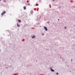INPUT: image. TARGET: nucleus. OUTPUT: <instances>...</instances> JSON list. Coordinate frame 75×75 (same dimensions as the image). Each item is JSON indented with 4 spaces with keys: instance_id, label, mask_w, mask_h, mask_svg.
Wrapping results in <instances>:
<instances>
[{
    "instance_id": "nucleus-1",
    "label": "nucleus",
    "mask_w": 75,
    "mask_h": 75,
    "mask_svg": "<svg viewBox=\"0 0 75 75\" xmlns=\"http://www.w3.org/2000/svg\"><path fill=\"white\" fill-rule=\"evenodd\" d=\"M5 13H6V11H4L3 12H2L1 13V15H2V16H3V15L4 14H5Z\"/></svg>"
},
{
    "instance_id": "nucleus-2",
    "label": "nucleus",
    "mask_w": 75,
    "mask_h": 75,
    "mask_svg": "<svg viewBox=\"0 0 75 75\" xmlns=\"http://www.w3.org/2000/svg\"><path fill=\"white\" fill-rule=\"evenodd\" d=\"M44 28L46 31H47V28L46 27H45V26H44Z\"/></svg>"
},
{
    "instance_id": "nucleus-3",
    "label": "nucleus",
    "mask_w": 75,
    "mask_h": 75,
    "mask_svg": "<svg viewBox=\"0 0 75 75\" xmlns=\"http://www.w3.org/2000/svg\"><path fill=\"white\" fill-rule=\"evenodd\" d=\"M50 70H51V71L52 72H54V70L52 69L51 68H50Z\"/></svg>"
},
{
    "instance_id": "nucleus-4",
    "label": "nucleus",
    "mask_w": 75,
    "mask_h": 75,
    "mask_svg": "<svg viewBox=\"0 0 75 75\" xmlns=\"http://www.w3.org/2000/svg\"><path fill=\"white\" fill-rule=\"evenodd\" d=\"M35 37V35H33L32 37V38H34Z\"/></svg>"
},
{
    "instance_id": "nucleus-5",
    "label": "nucleus",
    "mask_w": 75,
    "mask_h": 75,
    "mask_svg": "<svg viewBox=\"0 0 75 75\" xmlns=\"http://www.w3.org/2000/svg\"><path fill=\"white\" fill-rule=\"evenodd\" d=\"M18 22H19V23H21V21L20 20H18Z\"/></svg>"
},
{
    "instance_id": "nucleus-6",
    "label": "nucleus",
    "mask_w": 75,
    "mask_h": 75,
    "mask_svg": "<svg viewBox=\"0 0 75 75\" xmlns=\"http://www.w3.org/2000/svg\"><path fill=\"white\" fill-rule=\"evenodd\" d=\"M23 8H24V10H25V9H26V7H25V6H24L23 7Z\"/></svg>"
},
{
    "instance_id": "nucleus-7",
    "label": "nucleus",
    "mask_w": 75,
    "mask_h": 75,
    "mask_svg": "<svg viewBox=\"0 0 75 75\" xmlns=\"http://www.w3.org/2000/svg\"><path fill=\"white\" fill-rule=\"evenodd\" d=\"M30 13H31V14H33V11H30Z\"/></svg>"
},
{
    "instance_id": "nucleus-8",
    "label": "nucleus",
    "mask_w": 75,
    "mask_h": 75,
    "mask_svg": "<svg viewBox=\"0 0 75 75\" xmlns=\"http://www.w3.org/2000/svg\"><path fill=\"white\" fill-rule=\"evenodd\" d=\"M17 25L18 26V27H20V26H19V25H18V24H17Z\"/></svg>"
},
{
    "instance_id": "nucleus-9",
    "label": "nucleus",
    "mask_w": 75,
    "mask_h": 75,
    "mask_svg": "<svg viewBox=\"0 0 75 75\" xmlns=\"http://www.w3.org/2000/svg\"><path fill=\"white\" fill-rule=\"evenodd\" d=\"M27 5H28V6H30V4H27Z\"/></svg>"
},
{
    "instance_id": "nucleus-10",
    "label": "nucleus",
    "mask_w": 75,
    "mask_h": 75,
    "mask_svg": "<svg viewBox=\"0 0 75 75\" xmlns=\"http://www.w3.org/2000/svg\"><path fill=\"white\" fill-rule=\"evenodd\" d=\"M36 6H38V4H36Z\"/></svg>"
},
{
    "instance_id": "nucleus-11",
    "label": "nucleus",
    "mask_w": 75,
    "mask_h": 75,
    "mask_svg": "<svg viewBox=\"0 0 75 75\" xmlns=\"http://www.w3.org/2000/svg\"><path fill=\"white\" fill-rule=\"evenodd\" d=\"M42 35H44V34H42Z\"/></svg>"
},
{
    "instance_id": "nucleus-12",
    "label": "nucleus",
    "mask_w": 75,
    "mask_h": 75,
    "mask_svg": "<svg viewBox=\"0 0 75 75\" xmlns=\"http://www.w3.org/2000/svg\"><path fill=\"white\" fill-rule=\"evenodd\" d=\"M57 75H58V73H57Z\"/></svg>"
},
{
    "instance_id": "nucleus-13",
    "label": "nucleus",
    "mask_w": 75,
    "mask_h": 75,
    "mask_svg": "<svg viewBox=\"0 0 75 75\" xmlns=\"http://www.w3.org/2000/svg\"><path fill=\"white\" fill-rule=\"evenodd\" d=\"M67 28V27H64V28L65 29V28Z\"/></svg>"
},
{
    "instance_id": "nucleus-14",
    "label": "nucleus",
    "mask_w": 75,
    "mask_h": 75,
    "mask_svg": "<svg viewBox=\"0 0 75 75\" xmlns=\"http://www.w3.org/2000/svg\"><path fill=\"white\" fill-rule=\"evenodd\" d=\"M58 21L59 20V19H58Z\"/></svg>"
},
{
    "instance_id": "nucleus-15",
    "label": "nucleus",
    "mask_w": 75,
    "mask_h": 75,
    "mask_svg": "<svg viewBox=\"0 0 75 75\" xmlns=\"http://www.w3.org/2000/svg\"><path fill=\"white\" fill-rule=\"evenodd\" d=\"M0 1H1V0H0Z\"/></svg>"
},
{
    "instance_id": "nucleus-16",
    "label": "nucleus",
    "mask_w": 75,
    "mask_h": 75,
    "mask_svg": "<svg viewBox=\"0 0 75 75\" xmlns=\"http://www.w3.org/2000/svg\"><path fill=\"white\" fill-rule=\"evenodd\" d=\"M53 1H54V0H53Z\"/></svg>"
},
{
    "instance_id": "nucleus-17",
    "label": "nucleus",
    "mask_w": 75,
    "mask_h": 75,
    "mask_svg": "<svg viewBox=\"0 0 75 75\" xmlns=\"http://www.w3.org/2000/svg\"><path fill=\"white\" fill-rule=\"evenodd\" d=\"M71 61H72V59H71Z\"/></svg>"
}]
</instances>
